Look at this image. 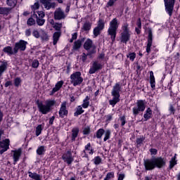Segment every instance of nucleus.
Segmentation results:
<instances>
[{
  "mask_svg": "<svg viewBox=\"0 0 180 180\" xmlns=\"http://www.w3.org/2000/svg\"><path fill=\"white\" fill-rule=\"evenodd\" d=\"M165 159L161 157L154 158L144 162L146 171H151L154 168H162L165 165Z\"/></svg>",
  "mask_w": 180,
  "mask_h": 180,
  "instance_id": "nucleus-1",
  "label": "nucleus"
},
{
  "mask_svg": "<svg viewBox=\"0 0 180 180\" xmlns=\"http://www.w3.org/2000/svg\"><path fill=\"white\" fill-rule=\"evenodd\" d=\"M53 105H56V101L53 100H47L45 102L37 101V106L39 112L42 115L50 113Z\"/></svg>",
  "mask_w": 180,
  "mask_h": 180,
  "instance_id": "nucleus-2",
  "label": "nucleus"
},
{
  "mask_svg": "<svg viewBox=\"0 0 180 180\" xmlns=\"http://www.w3.org/2000/svg\"><path fill=\"white\" fill-rule=\"evenodd\" d=\"M120 92H122V86H120L119 83H116L115 85L113 86L111 91L112 98L109 101V104L111 105L112 108H115L116 103L120 102Z\"/></svg>",
  "mask_w": 180,
  "mask_h": 180,
  "instance_id": "nucleus-3",
  "label": "nucleus"
},
{
  "mask_svg": "<svg viewBox=\"0 0 180 180\" xmlns=\"http://www.w3.org/2000/svg\"><path fill=\"white\" fill-rule=\"evenodd\" d=\"M118 27L119 22L117 21V18H113L110 22V27L108 30V34L109 36H110L112 41H115V40H116V34Z\"/></svg>",
  "mask_w": 180,
  "mask_h": 180,
  "instance_id": "nucleus-4",
  "label": "nucleus"
},
{
  "mask_svg": "<svg viewBox=\"0 0 180 180\" xmlns=\"http://www.w3.org/2000/svg\"><path fill=\"white\" fill-rule=\"evenodd\" d=\"M146 110V101L138 100L136 105L132 108V113L134 116H139L141 112Z\"/></svg>",
  "mask_w": 180,
  "mask_h": 180,
  "instance_id": "nucleus-5",
  "label": "nucleus"
},
{
  "mask_svg": "<svg viewBox=\"0 0 180 180\" xmlns=\"http://www.w3.org/2000/svg\"><path fill=\"white\" fill-rule=\"evenodd\" d=\"M84 81L82 77H81L80 72H75L70 75V82L73 84V86H78L81 85Z\"/></svg>",
  "mask_w": 180,
  "mask_h": 180,
  "instance_id": "nucleus-6",
  "label": "nucleus"
},
{
  "mask_svg": "<svg viewBox=\"0 0 180 180\" xmlns=\"http://www.w3.org/2000/svg\"><path fill=\"white\" fill-rule=\"evenodd\" d=\"M165 11L168 13L169 16H172V12L174 11V5H175V0H164Z\"/></svg>",
  "mask_w": 180,
  "mask_h": 180,
  "instance_id": "nucleus-7",
  "label": "nucleus"
},
{
  "mask_svg": "<svg viewBox=\"0 0 180 180\" xmlns=\"http://www.w3.org/2000/svg\"><path fill=\"white\" fill-rule=\"evenodd\" d=\"M105 29V22L103 20L100 19L98 25L94 29L93 33L94 37H98L101 34V32Z\"/></svg>",
  "mask_w": 180,
  "mask_h": 180,
  "instance_id": "nucleus-8",
  "label": "nucleus"
},
{
  "mask_svg": "<svg viewBox=\"0 0 180 180\" xmlns=\"http://www.w3.org/2000/svg\"><path fill=\"white\" fill-rule=\"evenodd\" d=\"M84 48L89 52V54H94L96 52V47L92 42V40L88 39L84 42Z\"/></svg>",
  "mask_w": 180,
  "mask_h": 180,
  "instance_id": "nucleus-9",
  "label": "nucleus"
},
{
  "mask_svg": "<svg viewBox=\"0 0 180 180\" xmlns=\"http://www.w3.org/2000/svg\"><path fill=\"white\" fill-rule=\"evenodd\" d=\"M26 46H27V41L24 40H20L18 42L15 43L14 47L15 54H16L19 50H20V51H25V50H26Z\"/></svg>",
  "mask_w": 180,
  "mask_h": 180,
  "instance_id": "nucleus-10",
  "label": "nucleus"
},
{
  "mask_svg": "<svg viewBox=\"0 0 180 180\" xmlns=\"http://www.w3.org/2000/svg\"><path fill=\"white\" fill-rule=\"evenodd\" d=\"M62 160H63L64 162H66L68 165H71L74 161V158H72V153L71 151L68 150V152L65 153L62 155Z\"/></svg>",
  "mask_w": 180,
  "mask_h": 180,
  "instance_id": "nucleus-11",
  "label": "nucleus"
},
{
  "mask_svg": "<svg viewBox=\"0 0 180 180\" xmlns=\"http://www.w3.org/2000/svg\"><path fill=\"white\" fill-rule=\"evenodd\" d=\"M99 70H102V64L98 63L96 60L94 61L89 70V74H95V72L99 71Z\"/></svg>",
  "mask_w": 180,
  "mask_h": 180,
  "instance_id": "nucleus-12",
  "label": "nucleus"
},
{
  "mask_svg": "<svg viewBox=\"0 0 180 180\" xmlns=\"http://www.w3.org/2000/svg\"><path fill=\"white\" fill-rule=\"evenodd\" d=\"M52 0H40L41 4L44 6L45 9L49 11L51 8H56V2Z\"/></svg>",
  "mask_w": 180,
  "mask_h": 180,
  "instance_id": "nucleus-13",
  "label": "nucleus"
},
{
  "mask_svg": "<svg viewBox=\"0 0 180 180\" xmlns=\"http://www.w3.org/2000/svg\"><path fill=\"white\" fill-rule=\"evenodd\" d=\"M68 115V110H67V102L63 101L60 105V108L59 110L60 117H64Z\"/></svg>",
  "mask_w": 180,
  "mask_h": 180,
  "instance_id": "nucleus-14",
  "label": "nucleus"
},
{
  "mask_svg": "<svg viewBox=\"0 0 180 180\" xmlns=\"http://www.w3.org/2000/svg\"><path fill=\"white\" fill-rule=\"evenodd\" d=\"M82 153H84L85 157L88 158V154H89V155H92L94 153H95V150L91 146V143H88L84 146V150L82 151Z\"/></svg>",
  "mask_w": 180,
  "mask_h": 180,
  "instance_id": "nucleus-15",
  "label": "nucleus"
},
{
  "mask_svg": "<svg viewBox=\"0 0 180 180\" xmlns=\"http://www.w3.org/2000/svg\"><path fill=\"white\" fill-rule=\"evenodd\" d=\"M11 154L13 155L14 165L20 160V156L22 155V150L20 149L16 150H12Z\"/></svg>",
  "mask_w": 180,
  "mask_h": 180,
  "instance_id": "nucleus-16",
  "label": "nucleus"
},
{
  "mask_svg": "<svg viewBox=\"0 0 180 180\" xmlns=\"http://www.w3.org/2000/svg\"><path fill=\"white\" fill-rule=\"evenodd\" d=\"M131 34L130 32H122L120 37L121 43H124V44H127V41L130 40V37Z\"/></svg>",
  "mask_w": 180,
  "mask_h": 180,
  "instance_id": "nucleus-17",
  "label": "nucleus"
},
{
  "mask_svg": "<svg viewBox=\"0 0 180 180\" xmlns=\"http://www.w3.org/2000/svg\"><path fill=\"white\" fill-rule=\"evenodd\" d=\"M63 85H64V81L60 80V81L58 82L56 84L55 87L53 88L52 91L50 93L51 96L54 95V94H56V92H58V90L61 89V88L63 87Z\"/></svg>",
  "mask_w": 180,
  "mask_h": 180,
  "instance_id": "nucleus-18",
  "label": "nucleus"
},
{
  "mask_svg": "<svg viewBox=\"0 0 180 180\" xmlns=\"http://www.w3.org/2000/svg\"><path fill=\"white\" fill-rule=\"evenodd\" d=\"M54 18L57 20H60V19H64L65 18V15L64 14V11H61V8H58L55 11Z\"/></svg>",
  "mask_w": 180,
  "mask_h": 180,
  "instance_id": "nucleus-19",
  "label": "nucleus"
},
{
  "mask_svg": "<svg viewBox=\"0 0 180 180\" xmlns=\"http://www.w3.org/2000/svg\"><path fill=\"white\" fill-rule=\"evenodd\" d=\"M8 69V60L0 61V77Z\"/></svg>",
  "mask_w": 180,
  "mask_h": 180,
  "instance_id": "nucleus-20",
  "label": "nucleus"
},
{
  "mask_svg": "<svg viewBox=\"0 0 180 180\" xmlns=\"http://www.w3.org/2000/svg\"><path fill=\"white\" fill-rule=\"evenodd\" d=\"M151 117H153V110L148 108L144 112L143 119H145V122H147V120L151 119Z\"/></svg>",
  "mask_w": 180,
  "mask_h": 180,
  "instance_id": "nucleus-21",
  "label": "nucleus"
},
{
  "mask_svg": "<svg viewBox=\"0 0 180 180\" xmlns=\"http://www.w3.org/2000/svg\"><path fill=\"white\" fill-rule=\"evenodd\" d=\"M11 8L8 7H0V15H4V16H8L11 13Z\"/></svg>",
  "mask_w": 180,
  "mask_h": 180,
  "instance_id": "nucleus-22",
  "label": "nucleus"
},
{
  "mask_svg": "<svg viewBox=\"0 0 180 180\" xmlns=\"http://www.w3.org/2000/svg\"><path fill=\"white\" fill-rule=\"evenodd\" d=\"M150 84L152 89L155 88V77H154V72L153 71L150 72Z\"/></svg>",
  "mask_w": 180,
  "mask_h": 180,
  "instance_id": "nucleus-23",
  "label": "nucleus"
},
{
  "mask_svg": "<svg viewBox=\"0 0 180 180\" xmlns=\"http://www.w3.org/2000/svg\"><path fill=\"white\" fill-rule=\"evenodd\" d=\"M177 161H176V154H174V155L169 160V169H172L175 165H176Z\"/></svg>",
  "mask_w": 180,
  "mask_h": 180,
  "instance_id": "nucleus-24",
  "label": "nucleus"
},
{
  "mask_svg": "<svg viewBox=\"0 0 180 180\" xmlns=\"http://www.w3.org/2000/svg\"><path fill=\"white\" fill-rule=\"evenodd\" d=\"M79 133V129L78 128H73L72 129V141H75L77 137H78V134Z\"/></svg>",
  "mask_w": 180,
  "mask_h": 180,
  "instance_id": "nucleus-25",
  "label": "nucleus"
},
{
  "mask_svg": "<svg viewBox=\"0 0 180 180\" xmlns=\"http://www.w3.org/2000/svg\"><path fill=\"white\" fill-rule=\"evenodd\" d=\"M82 105H79L75 108V112L74 113V116L77 117L79 116V115H82L85 110L82 109Z\"/></svg>",
  "mask_w": 180,
  "mask_h": 180,
  "instance_id": "nucleus-26",
  "label": "nucleus"
},
{
  "mask_svg": "<svg viewBox=\"0 0 180 180\" xmlns=\"http://www.w3.org/2000/svg\"><path fill=\"white\" fill-rule=\"evenodd\" d=\"M90 99L91 98L86 96V98L83 100V103L81 105V106L83 107L84 109H87V108L89 106Z\"/></svg>",
  "mask_w": 180,
  "mask_h": 180,
  "instance_id": "nucleus-27",
  "label": "nucleus"
},
{
  "mask_svg": "<svg viewBox=\"0 0 180 180\" xmlns=\"http://www.w3.org/2000/svg\"><path fill=\"white\" fill-rule=\"evenodd\" d=\"M3 51L4 53H7L8 56H12L13 54H15V50L13 49L11 46H6L3 49Z\"/></svg>",
  "mask_w": 180,
  "mask_h": 180,
  "instance_id": "nucleus-28",
  "label": "nucleus"
},
{
  "mask_svg": "<svg viewBox=\"0 0 180 180\" xmlns=\"http://www.w3.org/2000/svg\"><path fill=\"white\" fill-rule=\"evenodd\" d=\"M60 36H61V32L60 31L56 32L53 34V45L56 46L57 44V42L58 41V39H60Z\"/></svg>",
  "mask_w": 180,
  "mask_h": 180,
  "instance_id": "nucleus-29",
  "label": "nucleus"
},
{
  "mask_svg": "<svg viewBox=\"0 0 180 180\" xmlns=\"http://www.w3.org/2000/svg\"><path fill=\"white\" fill-rule=\"evenodd\" d=\"M22 85V78L17 77L14 79V86L19 88Z\"/></svg>",
  "mask_w": 180,
  "mask_h": 180,
  "instance_id": "nucleus-30",
  "label": "nucleus"
},
{
  "mask_svg": "<svg viewBox=\"0 0 180 180\" xmlns=\"http://www.w3.org/2000/svg\"><path fill=\"white\" fill-rule=\"evenodd\" d=\"M103 134H105V129H99L96 132V139H102V136H103Z\"/></svg>",
  "mask_w": 180,
  "mask_h": 180,
  "instance_id": "nucleus-31",
  "label": "nucleus"
},
{
  "mask_svg": "<svg viewBox=\"0 0 180 180\" xmlns=\"http://www.w3.org/2000/svg\"><path fill=\"white\" fill-rule=\"evenodd\" d=\"M44 153H46V148L43 146H39L37 150V154H38V155H43Z\"/></svg>",
  "mask_w": 180,
  "mask_h": 180,
  "instance_id": "nucleus-32",
  "label": "nucleus"
},
{
  "mask_svg": "<svg viewBox=\"0 0 180 180\" xmlns=\"http://www.w3.org/2000/svg\"><path fill=\"white\" fill-rule=\"evenodd\" d=\"M16 4H18V0H7L6 4L8 6H11V8H14L16 6Z\"/></svg>",
  "mask_w": 180,
  "mask_h": 180,
  "instance_id": "nucleus-33",
  "label": "nucleus"
},
{
  "mask_svg": "<svg viewBox=\"0 0 180 180\" xmlns=\"http://www.w3.org/2000/svg\"><path fill=\"white\" fill-rule=\"evenodd\" d=\"M122 33H130V30H129V24L125 22L122 26Z\"/></svg>",
  "mask_w": 180,
  "mask_h": 180,
  "instance_id": "nucleus-34",
  "label": "nucleus"
},
{
  "mask_svg": "<svg viewBox=\"0 0 180 180\" xmlns=\"http://www.w3.org/2000/svg\"><path fill=\"white\" fill-rule=\"evenodd\" d=\"M118 122L119 123H120L122 127L124 126V124H126V116L125 115L120 116L118 118Z\"/></svg>",
  "mask_w": 180,
  "mask_h": 180,
  "instance_id": "nucleus-35",
  "label": "nucleus"
},
{
  "mask_svg": "<svg viewBox=\"0 0 180 180\" xmlns=\"http://www.w3.org/2000/svg\"><path fill=\"white\" fill-rule=\"evenodd\" d=\"M42 130H43V127H41V124H39L36 127L35 134L37 137H39V136L41 134Z\"/></svg>",
  "mask_w": 180,
  "mask_h": 180,
  "instance_id": "nucleus-36",
  "label": "nucleus"
},
{
  "mask_svg": "<svg viewBox=\"0 0 180 180\" xmlns=\"http://www.w3.org/2000/svg\"><path fill=\"white\" fill-rule=\"evenodd\" d=\"M110 130L107 129L105 132H104V139H103V141H108V140H109V139H110Z\"/></svg>",
  "mask_w": 180,
  "mask_h": 180,
  "instance_id": "nucleus-37",
  "label": "nucleus"
},
{
  "mask_svg": "<svg viewBox=\"0 0 180 180\" xmlns=\"http://www.w3.org/2000/svg\"><path fill=\"white\" fill-rule=\"evenodd\" d=\"M82 44V41L81 40H77L75 42L73 49L75 50H78V49L81 48Z\"/></svg>",
  "mask_w": 180,
  "mask_h": 180,
  "instance_id": "nucleus-38",
  "label": "nucleus"
},
{
  "mask_svg": "<svg viewBox=\"0 0 180 180\" xmlns=\"http://www.w3.org/2000/svg\"><path fill=\"white\" fill-rule=\"evenodd\" d=\"M27 26H34L36 25V20L31 17L27 20Z\"/></svg>",
  "mask_w": 180,
  "mask_h": 180,
  "instance_id": "nucleus-39",
  "label": "nucleus"
},
{
  "mask_svg": "<svg viewBox=\"0 0 180 180\" xmlns=\"http://www.w3.org/2000/svg\"><path fill=\"white\" fill-rule=\"evenodd\" d=\"M114 178H115V172H111L107 174V175L105 176V178H104V180H110V179H113Z\"/></svg>",
  "mask_w": 180,
  "mask_h": 180,
  "instance_id": "nucleus-40",
  "label": "nucleus"
},
{
  "mask_svg": "<svg viewBox=\"0 0 180 180\" xmlns=\"http://www.w3.org/2000/svg\"><path fill=\"white\" fill-rule=\"evenodd\" d=\"M91 25L90 22H85L82 27V30L85 32H88V30H91Z\"/></svg>",
  "mask_w": 180,
  "mask_h": 180,
  "instance_id": "nucleus-41",
  "label": "nucleus"
},
{
  "mask_svg": "<svg viewBox=\"0 0 180 180\" xmlns=\"http://www.w3.org/2000/svg\"><path fill=\"white\" fill-rule=\"evenodd\" d=\"M40 37L41 40H44V41H47V40H49V35H47V33H46L44 31H42Z\"/></svg>",
  "mask_w": 180,
  "mask_h": 180,
  "instance_id": "nucleus-42",
  "label": "nucleus"
},
{
  "mask_svg": "<svg viewBox=\"0 0 180 180\" xmlns=\"http://www.w3.org/2000/svg\"><path fill=\"white\" fill-rule=\"evenodd\" d=\"M127 58H129L130 61H134L136 58V53L132 52L127 55Z\"/></svg>",
  "mask_w": 180,
  "mask_h": 180,
  "instance_id": "nucleus-43",
  "label": "nucleus"
},
{
  "mask_svg": "<svg viewBox=\"0 0 180 180\" xmlns=\"http://www.w3.org/2000/svg\"><path fill=\"white\" fill-rule=\"evenodd\" d=\"M37 23L38 26H43L46 23V20L40 18H37Z\"/></svg>",
  "mask_w": 180,
  "mask_h": 180,
  "instance_id": "nucleus-44",
  "label": "nucleus"
},
{
  "mask_svg": "<svg viewBox=\"0 0 180 180\" xmlns=\"http://www.w3.org/2000/svg\"><path fill=\"white\" fill-rule=\"evenodd\" d=\"M94 162L95 165H99V164L102 162V158H101L99 156L95 157L94 159Z\"/></svg>",
  "mask_w": 180,
  "mask_h": 180,
  "instance_id": "nucleus-45",
  "label": "nucleus"
},
{
  "mask_svg": "<svg viewBox=\"0 0 180 180\" xmlns=\"http://www.w3.org/2000/svg\"><path fill=\"white\" fill-rule=\"evenodd\" d=\"M53 27L58 32H60L61 27H63V25L61 23H56V24L54 25Z\"/></svg>",
  "mask_w": 180,
  "mask_h": 180,
  "instance_id": "nucleus-46",
  "label": "nucleus"
},
{
  "mask_svg": "<svg viewBox=\"0 0 180 180\" xmlns=\"http://www.w3.org/2000/svg\"><path fill=\"white\" fill-rule=\"evenodd\" d=\"M32 36H34V37L36 39H39V37H40V33H39V31L37 30H34L32 32Z\"/></svg>",
  "mask_w": 180,
  "mask_h": 180,
  "instance_id": "nucleus-47",
  "label": "nucleus"
},
{
  "mask_svg": "<svg viewBox=\"0 0 180 180\" xmlns=\"http://www.w3.org/2000/svg\"><path fill=\"white\" fill-rule=\"evenodd\" d=\"M32 68H37L39 67V60H34L32 63Z\"/></svg>",
  "mask_w": 180,
  "mask_h": 180,
  "instance_id": "nucleus-48",
  "label": "nucleus"
},
{
  "mask_svg": "<svg viewBox=\"0 0 180 180\" xmlns=\"http://www.w3.org/2000/svg\"><path fill=\"white\" fill-rule=\"evenodd\" d=\"M89 133H91V128L89 127H84L83 130V134L86 135V134H89Z\"/></svg>",
  "mask_w": 180,
  "mask_h": 180,
  "instance_id": "nucleus-49",
  "label": "nucleus"
},
{
  "mask_svg": "<svg viewBox=\"0 0 180 180\" xmlns=\"http://www.w3.org/2000/svg\"><path fill=\"white\" fill-rule=\"evenodd\" d=\"M88 56L87 54H86L85 53H83L81 56H80V60H82V61L83 63H85V61H86V57Z\"/></svg>",
  "mask_w": 180,
  "mask_h": 180,
  "instance_id": "nucleus-50",
  "label": "nucleus"
},
{
  "mask_svg": "<svg viewBox=\"0 0 180 180\" xmlns=\"http://www.w3.org/2000/svg\"><path fill=\"white\" fill-rule=\"evenodd\" d=\"M144 140H145V139H144V137H141V138H138L137 139H136V143L138 144V145H140V144H142L143 143V142L144 141Z\"/></svg>",
  "mask_w": 180,
  "mask_h": 180,
  "instance_id": "nucleus-51",
  "label": "nucleus"
},
{
  "mask_svg": "<svg viewBox=\"0 0 180 180\" xmlns=\"http://www.w3.org/2000/svg\"><path fill=\"white\" fill-rule=\"evenodd\" d=\"M38 16L37 18H39V19H43V18H44V16H46V15L44 14V12L43 11H38Z\"/></svg>",
  "mask_w": 180,
  "mask_h": 180,
  "instance_id": "nucleus-52",
  "label": "nucleus"
},
{
  "mask_svg": "<svg viewBox=\"0 0 180 180\" xmlns=\"http://www.w3.org/2000/svg\"><path fill=\"white\" fill-rule=\"evenodd\" d=\"M40 5L39 4L38 2L34 3V4L33 6H31L32 9H33V11H36L39 8Z\"/></svg>",
  "mask_w": 180,
  "mask_h": 180,
  "instance_id": "nucleus-53",
  "label": "nucleus"
},
{
  "mask_svg": "<svg viewBox=\"0 0 180 180\" xmlns=\"http://www.w3.org/2000/svg\"><path fill=\"white\" fill-rule=\"evenodd\" d=\"M150 153L151 155H157L158 150L155 148H151L150 149Z\"/></svg>",
  "mask_w": 180,
  "mask_h": 180,
  "instance_id": "nucleus-54",
  "label": "nucleus"
},
{
  "mask_svg": "<svg viewBox=\"0 0 180 180\" xmlns=\"http://www.w3.org/2000/svg\"><path fill=\"white\" fill-rule=\"evenodd\" d=\"M117 0H109L107 3L108 6H113L115 5V2H116Z\"/></svg>",
  "mask_w": 180,
  "mask_h": 180,
  "instance_id": "nucleus-55",
  "label": "nucleus"
},
{
  "mask_svg": "<svg viewBox=\"0 0 180 180\" xmlns=\"http://www.w3.org/2000/svg\"><path fill=\"white\" fill-rule=\"evenodd\" d=\"M169 110L171 115H174L175 113V108H174V106L172 105H170Z\"/></svg>",
  "mask_w": 180,
  "mask_h": 180,
  "instance_id": "nucleus-56",
  "label": "nucleus"
},
{
  "mask_svg": "<svg viewBox=\"0 0 180 180\" xmlns=\"http://www.w3.org/2000/svg\"><path fill=\"white\" fill-rule=\"evenodd\" d=\"M30 34H32V31L30 30V29H27L25 30V36L29 37L30 36Z\"/></svg>",
  "mask_w": 180,
  "mask_h": 180,
  "instance_id": "nucleus-57",
  "label": "nucleus"
},
{
  "mask_svg": "<svg viewBox=\"0 0 180 180\" xmlns=\"http://www.w3.org/2000/svg\"><path fill=\"white\" fill-rule=\"evenodd\" d=\"M98 59L99 60H104L105 59V53H100L99 56H98Z\"/></svg>",
  "mask_w": 180,
  "mask_h": 180,
  "instance_id": "nucleus-58",
  "label": "nucleus"
},
{
  "mask_svg": "<svg viewBox=\"0 0 180 180\" xmlns=\"http://www.w3.org/2000/svg\"><path fill=\"white\" fill-rule=\"evenodd\" d=\"M124 174H120L118 175V180H124Z\"/></svg>",
  "mask_w": 180,
  "mask_h": 180,
  "instance_id": "nucleus-59",
  "label": "nucleus"
},
{
  "mask_svg": "<svg viewBox=\"0 0 180 180\" xmlns=\"http://www.w3.org/2000/svg\"><path fill=\"white\" fill-rule=\"evenodd\" d=\"M136 25L138 26V27H141V19L139 18L137 22H136Z\"/></svg>",
  "mask_w": 180,
  "mask_h": 180,
  "instance_id": "nucleus-60",
  "label": "nucleus"
},
{
  "mask_svg": "<svg viewBox=\"0 0 180 180\" xmlns=\"http://www.w3.org/2000/svg\"><path fill=\"white\" fill-rule=\"evenodd\" d=\"M54 119H56V117L54 116H52L50 119H49V124H53V123L54 122Z\"/></svg>",
  "mask_w": 180,
  "mask_h": 180,
  "instance_id": "nucleus-61",
  "label": "nucleus"
},
{
  "mask_svg": "<svg viewBox=\"0 0 180 180\" xmlns=\"http://www.w3.org/2000/svg\"><path fill=\"white\" fill-rule=\"evenodd\" d=\"M11 85H12V82L8 81V82H6V84H5V87H6V88H8V86H11Z\"/></svg>",
  "mask_w": 180,
  "mask_h": 180,
  "instance_id": "nucleus-62",
  "label": "nucleus"
},
{
  "mask_svg": "<svg viewBox=\"0 0 180 180\" xmlns=\"http://www.w3.org/2000/svg\"><path fill=\"white\" fill-rule=\"evenodd\" d=\"M135 30H136L137 34H140V33L141 32V27H136Z\"/></svg>",
  "mask_w": 180,
  "mask_h": 180,
  "instance_id": "nucleus-63",
  "label": "nucleus"
},
{
  "mask_svg": "<svg viewBox=\"0 0 180 180\" xmlns=\"http://www.w3.org/2000/svg\"><path fill=\"white\" fill-rule=\"evenodd\" d=\"M72 39L76 40V39H77V33H76V32H75V33L72 35Z\"/></svg>",
  "mask_w": 180,
  "mask_h": 180,
  "instance_id": "nucleus-64",
  "label": "nucleus"
}]
</instances>
